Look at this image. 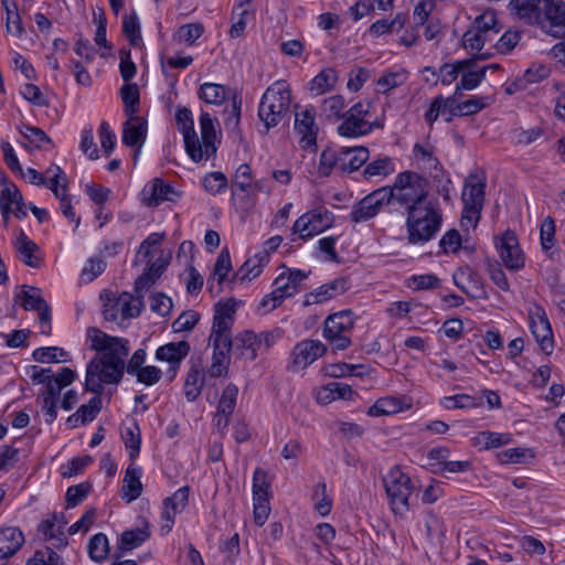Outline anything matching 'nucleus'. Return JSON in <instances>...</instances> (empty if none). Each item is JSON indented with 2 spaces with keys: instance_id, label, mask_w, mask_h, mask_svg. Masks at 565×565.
Instances as JSON below:
<instances>
[{
  "instance_id": "1",
  "label": "nucleus",
  "mask_w": 565,
  "mask_h": 565,
  "mask_svg": "<svg viewBox=\"0 0 565 565\" xmlns=\"http://www.w3.org/2000/svg\"><path fill=\"white\" fill-rule=\"evenodd\" d=\"M92 349L100 352L86 367L85 391L102 395L104 384H118L125 371V358L129 353L128 340L111 337L97 328H88Z\"/></svg>"
},
{
  "instance_id": "2",
  "label": "nucleus",
  "mask_w": 565,
  "mask_h": 565,
  "mask_svg": "<svg viewBox=\"0 0 565 565\" xmlns=\"http://www.w3.org/2000/svg\"><path fill=\"white\" fill-rule=\"evenodd\" d=\"M511 15L527 25H539L555 39L565 38V2L562 0H511Z\"/></svg>"
},
{
  "instance_id": "3",
  "label": "nucleus",
  "mask_w": 565,
  "mask_h": 565,
  "mask_svg": "<svg viewBox=\"0 0 565 565\" xmlns=\"http://www.w3.org/2000/svg\"><path fill=\"white\" fill-rule=\"evenodd\" d=\"M443 224V212L436 199L413 206L407 212L406 230L411 244H424L435 237Z\"/></svg>"
},
{
  "instance_id": "4",
  "label": "nucleus",
  "mask_w": 565,
  "mask_h": 565,
  "mask_svg": "<svg viewBox=\"0 0 565 565\" xmlns=\"http://www.w3.org/2000/svg\"><path fill=\"white\" fill-rule=\"evenodd\" d=\"M386 188L390 202L395 201L408 212L429 201L428 182L425 178L413 171L399 173L392 188Z\"/></svg>"
},
{
  "instance_id": "5",
  "label": "nucleus",
  "mask_w": 565,
  "mask_h": 565,
  "mask_svg": "<svg viewBox=\"0 0 565 565\" xmlns=\"http://www.w3.org/2000/svg\"><path fill=\"white\" fill-rule=\"evenodd\" d=\"M290 103L291 93L285 81H278L266 89L258 107V117L266 130L276 127L282 120L289 110Z\"/></svg>"
},
{
  "instance_id": "6",
  "label": "nucleus",
  "mask_w": 565,
  "mask_h": 565,
  "mask_svg": "<svg viewBox=\"0 0 565 565\" xmlns=\"http://www.w3.org/2000/svg\"><path fill=\"white\" fill-rule=\"evenodd\" d=\"M383 483L394 513L408 511V499L413 490L411 478L398 467H393L383 478Z\"/></svg>"
},
{
  "instance_id": "7",
  "label": "nucleus",
  "mask_w": 565,
  "mask_h": 565,
  "mask_svg": "<svg viewBox=\"0 0 565 565\" xmlns=\"http://www.w3.org/2000/svg\"><path fill=\"white\" fill-rule=\"evenodd\" d=\"M354 320L351 310L330 315L324 321L323 335L335 350H345L351 345V331Z\"/></svg>"
},
{
  "instance_id": "8",
  "label": "nucleus",
  "mask_w": 565,
  "mask_h": 565,
  "mask_svg": "<svg viewBox=\"0 0 565 565\" xmlns=\"http://www.w3.org/2000/svg\"><path fill=\"white\" fill-rule=\"evenodd\" d=\"M477 175H469L465 182L463 192L461 195L463 202L462 222L467 221L473 226L477 225L484 203V188L486 183L478 181Z\"/></svg>"
},
{
  "instance_id": "9",
  "label": "nucleus",
  "mask_w": 565,
  "mask_h": 565,
  "mask_svg": "<svg viewBox=\"0 0 565 565\" xmlns=\"http://www.w3.org/2000/svg\"><path fill=\"white\" fill-rule=\"evenodd\" d=\"M334 216L328 210L313 209L301 215L294 224V233H299L300 238L312 237L333 225Z\"/></svg>"
},
{
  "instance_id": "10",
  "label": "nucleus",
  "mask_w": 565,
  "mask_h": 565,
  "mask_svg": "<svg viewBox=\"0 0 565 565\" xmlns=\"http://www.w3.org/2000/svg\"><path fill=\"white\" fill-rule=\"evenodd\" d=\"M497 250L503 265L512 271H518L524 267L525 257L520 248L518 237L514 232L505 231L495 242Z\"/></svg>"
},
{
  "instance_id": "11",
  "label": "nucleus",
  "mask_w": 565,
  "mask_h": 565,
  "mask_svg": "<svg viewBox=\"0 0 565 565\" xmlns=\"http://www.w3.org/2000/svg\"><path fill=\"white\" fill-rule=\"evenodd\" d=\"M387 193L388 192L386 191V188H381L363 198L356 205L353 206L351 212L352 222H365L377 215L382 207L390 203Z\"/></svg>"
},
{
  "instance_id": "12",
  "label": "nucleus",
  "mask_w": 565,
  "mask_h": 565,
  "mask_svg": "<svg viewBox=\"0 0 565 565\" xmlns=\"http://www.w3.org/2000/svg\"><path fill=\"white\" fill-rule=\"evenodd\" d=\"M175 120L183 134L185 150L189 157L195 162L201 161L203 159V150L194 130L191 110L185 107L178 109Z\"/></svg>"
},
{
  "instance_id": "13",
  "label": "nucleus",
  "mask_w": 565,
  "mask_h": 565,
  "mask_svg": "<svg viewBox=\"0 0 565 565\" xmlns=\"http://www.w3.org/2000/svg\"><path fill=\"white\" fill-rule=\"evenodd\" d=\"M213 345L212 363L207 370L210 377L226 376L231 363L230 352L233 347L232 338H220V335H210Z\"/></svg>"
},
{
  "instance_id": "14",
  "label": "nucleus",
  "mask_w": 565,
  "mask_h": 565,
  "mask_svg": "<svg viewBox=\"0 0 565 565\" xmlns=\"http://www.w3.org/2000/svg\"><path fill=\"white\" fill-rule=\"evenodd\" d=\"M530 328L541 350L550 354L553 349V332L548 319L541 307L530 312Z\"/></svg>"
},
{
  "instance_id": "15",
  "label": "nucleus",
  "mask_w": 565,
  "mask_h": 565,
  "mask_svg": "<svg viewBox=\"0 0 565 565\" xmlns=\"http://www.w3.org/2000/svg\"><path fill=\"white\" fill-rule=\"evenodd\" d=\"M189 352L190 344L186 341L170 342L157 349V360L166 361L170 364L168 370L170 381L175 377L181 361L189 354Z\"/></svg>"
},
{
  "instance_id": "16",
  "label": "nucleus",
  "mask_w": 565,
  "mask_h": 565,
  "mask_svg": "<svg viewBox=\"0 0 565 565\" xmlns=\"http://www.w3.org/2000/svg\"><path fill=\"white\" fill-rule=\"evenodd\" d=\"M235 306L236 303L232 299L220 301L215 305V313L211 335H220V338H232L231 327L233 324L234 315L236 311Z\"/></svg>"
},
{
  "instance_id": "17",
  "label": "nucleus",
  "mask_w": 565,
  "mask_h": 565,
  "mask_svg": "<svg viewBox=\"0 0 565 565\" xmlns=\"http://www.w3.org/2000/svg\"><path fill=\"white\" fill-rule=\"evenodd\" d=\"M326 353V347L319 340H306L294 349V365L305 369Z\"/></svg>"
},
{
  "instance_id": "18",
  "label": "nucleus",
  "mask_w": 565,
  "mask_h": 565,
  "mask_svg": "<svg viewBox=\"0 0 565 565\" xmlns=\"http://www.w3.org/2000/svg\"><path fill=\"white\" fill-rule=\"evenodd\" d=\"M455 285L470 298H481L484 294L479 275L466 267L456 271L452 276Z\"/></svg>"
},
{
  "instance_id": "19",
  "label": "nucleus",
  "mask_w": 565,
  "mask_h": 565,
  "mask_svg": "<svg viewBox=\"0 0 565 565\" xmlns=\"http://www.w3.org/2000/svg\"><path fill=\"white\" fill-rule=\"evenodd\" d=\"M190 488L188 486L178 489L171 497L166 498L163 501L162 519L168 523L163 529L169 532L174 522V516L184 510L189 501Z\"/></svg>"
},
{
  "instance_id": "20",
  "label": "nucleus",
  "mask_w": 565,
  "mask_h": 565,
  "mask_svg": "<svg viewBox=\"0 0 565 565\" xmlns=\"http://www.w3.org/2000/svg\"><path fill=\"white\" fill-rule=\"evenodd\" d=\"M260 345V338L253 331L247 330L236 335L232 349L238 358L253 361L256 359Z\"/></svg>"
},
{
  "instance_id": "21",
  "label": "nucleus",
  "mask_w": 565,
  "mask_h": 565,
  "mask_svg": "<svg viewBox=\"0 0 565 565\" xmlns=\"http://www.w3.org/2000/svg\"><path fill=\"white\" fill-rule=\"evenodd\" d=\"M122 129V142L128 147L140 148L147 136V120L139 116L129 115Z\"/></svg>"
},
{
  "instance_id": "22",
  "label": "nucleus",
  "mask_w": 565,
  "mask_h": 565,
  "mask_svg": "<svg viewBox=\"0 0 565 565\" xmlns=\"http://www.w3.org/2000/svg\"><path fill=\"white\" fill-rule=\"evenodd\" d=\"M295 129L301 136V142H306V147L316 145L318 128L315 122L313 110L305 109L296 113Z\"/></svg>"
},
{
  "instance_id": "23",
  "label": "nucleus",
  "mask_w": 565,
  "mask_h": 565,
  "mask_svg": "<svg viewBox=\"0 0 565 565\" xmlns=\"http://www.w3.org/2000/svg\"><path fill=\"white\" fill-rule=\"evenodd\" d=\"M142 193V200L148 206H157L163 201H174L173 196H178L173 188L159 178L153 179L149 190L145 189Z\"/></svg>"
},
{
  "instance_id": "24",
  "label": "nucleus",
  "mask_w": 565,
  "mask_h": 565,
  "mask_svg": "<svg viewBox=\"0 0 565 565\" xmlns=\"http://www.w3.org/2000/svg\"><path fill=\"white\" fill-rule=\"evenodd\" d=\"M370 152L365 147L341 148L340 169L344 172H353L360 169L369 159Z\"/></svg>"
},
{
  "instance_id": "25",
  "label": "nucleus",
  "mask_w": 565,
  "mask_h": 565,
  "mask_svg": "<svg viewBox=\"0 0 565 565\" xmlns=\"http://www.w3.org/2000/svg\"><path fill=\"white\" fill-rule=\"evenodd\" d=\"M24 535L17 527L0 531V559L13 556L23 545Z\"/></svg>"
},
{
  "instance_id": "26",
  "label": "nucleus",
  "mask_w": 565,
  "mask_h": 565,
  "mask_svg": "<svg viewBox=\"0 0 565 565\" xmlns=\"http://www.w3.org/2000/svg\"><path fill=\"white\" fill-rule=\"evenodd\" d=\"M141 469L135 467L132 463L128 466L122 480L121 498L127 502L138 499L142 492V483L140 481Z\"/></svg>"
},
{
  "instance_id": "27",
  "label": "nucleus",
  "mask_w": 565,
  "mask_h": 565,
  "mask_svg": "<svg viewBox=\"0 0 565 565\" xmlns=\"http://www.w3.org/2000/svg\"><path fill=\"white\" fill-rule=\"evenodd\" d=\"M205 373L200 363H193L184 382V395L189 402L195 401L203 388Z\"/></svg>"
},
{
  "instance_id": "28",
  "label": "nucleus",
  "mask_w": 565,
  "mask_h": 565,
  "mask_svg": "<svg viewBox=\"0 0 565 565\" xmlns=\"http://www.w3.org/2000/svg\"><path fill=\"white\" fill-rule=\"evenodd\" d=\"M341 119H343V121L338 127V132L340 136L356 138L367 135L372 131V125H369V121L365 119H360L348 114H344Z\"/></svg>"
},
{
  "instance_id": "29",
  "label": "nucleus",
  "mask_w": 565,
  "mask_h": 565,
  "mask_svg": "<svg viewBox=\"0 0 565 565\" xmlns=\"http://www.w3.org/2000/svg\"><path fill=\"white\" fill-rule=\"evenodd\" d=\"M200 127H201V136H202V150L203 157L210 158L214 156L216 152V134L214 130V125L211 116L207 113H202L200 116Z\"/></svg>"
},
{
  "instance_id": "30",
  "label": "nucleus",
  "mask_w": 565,
  "mask_h": 565,
  "mask_svg": "<svg viewBox=\"0 0 565 565\" xmlns=\"http://www.w3.org/2000/svg\"><path fill=\"white\" fill-rule=\"evenodd\" d=\"M15 248L21 256L22 262L33 268L40 266V259L34 255L38 245L32 242L24 232H21L15 242Z\"/></svg>"
},
{
  "instance_id": "31",
  "label": "nucleus",
  "mask_w": 565,
  "mask_h": 565,
  "mask_svg": "<svg viewBox=\"0 0 565 565\" xmlns=\"http://www.w3.org/2000/svg\"><path fill=\"white\" fill-rule=\"evenodd\" d=\"M230 94V89L215 83H204L200 86L199 97L207 104L221 105Z\"/></svg>"
},
{
  "instance_id": "32",
  "label": "nucleus",
  "mask_w": 565,
  "mask_h": 565,
  "mask_svg": "<svg viewBox=\"0 0 565 565\" xmlns=\"http://www.w3.org/2000/svg\"><path fill=\"white\" fill-rule=\"evenodd\" d=\"M338 81L337 72L327 67L316 75L310 82V90L316 95H322L331 90Z\"/></svg>"
},
{
  "instance_id": "33",
  "label": "nucleus",
  "mask_w": 565,
  "mask_h": 565,
  "mask_svg": "<svg viewBox=\"0 0 565 565\" xmlns=\"http://www.w3.org/2000/svg\"><path fill=\"white\" fill-rule=\"evenodd\" d=\"M164 265H157L152 263L135 281V290L140 297L141 292L147 291L156 280L162 275Z\"/></svg>"
},
{
  "instance_id": "34",
  "label": "nucleus",
  "mask_w": 565,
  "mask_h": 565,
  "mask_svg": "<svg viewBox=\"0 0 565 565\" xmlns=\"http://www.w3.org/2000/svg\"><path fill=\"white\" fill-rule=\"evenodd\" d=\"M402 411V402L397 397L379 398L369 409L370 416H385L396 414Z\"/></svg>"
},
{
  "instance_id": "35",
  "label": "nucleus",
  "mask_w": 565,
  "mask_h": 565,
  "mask_svg": "<svg viewBox=\"0 0 565 565\" xmlns=\"http://www.w3.org/2000/svg\"><path fill=\"white\" fill-rule=\"evenodd\" d=\"M269 489L267 472L257 468L253 476V501H269Z\"/></svg>"
},
{
  "instance_id": "36",
  "label": "nucleus",
  "mask_w": 565,
  "mask_h": 565,
  "mask_svg": "<svg viewBox=\"0 0 565 565\" xmlns=\"http://www.w3.org/2000/svg\"><path fill=\"white\" fill-rule=\"evenodd\" d=\"M88 554L89 557L96 562H104L109 553V544L108 539L105 534L98 533L95 534L88 542Z\"/></svg>"
},
{
  "instance_id": "37",
  "label": "nucleus",
  "mask_w": 565,
  "mask_h": 565,
  "mask_svg": "<svg viewBox=\"0 0 565 565\" xmlns=\"http://www.w3.org/2000/svg\"><path fill=\"white\" fill-rule=\"evenodd\" d=\"M45 174L50 179V182L45 185L54 193V195L58 199L62 196V193H66L67 191V178L63 170L58 166H51Z\"/></svg>"
},
{
  "instance_id": "38",
  "label": "nucleus",
  "mask_w": 565,
  "mask_h": 565,
  "mask_svg": "<svg viewBox=\"0 0 565 565\" xmlns=\"http://www.w3.org/2000/svg\"><path fill=\"white\" fill-rule=\"evenodd\" d=\"M486 106H487V103H484V98L472 97L470 99H467L465 102L457 104L455 108H451L450 116L446 120L450 121L454 116H469V115L477 114L478 111L483 109Z\"/></svg>"
},
{
  "instance_id": "39",
  "label": "nucleus",
  "mask_w": 565,
  "mask_h": 565,
  "mask_svg": "<svg viewBox=\"0 0 565 565\" xmlns=\"http://www.w3.org/2000/svg\"><path fill=\"white\" fill-rule=\"evenodd\" d=\"M22 200V195L18 188L13 184L6 185L0 194V209L3 218L7 221L12 211V206Z\"/></svg>"
},
{
  "instance_id": "40",
  "label": "nucleus",
  "mask_w": 565,
  "mask_h": 565,
  "mask_svg": "<svg viewBox=\"0 0 565 565\" xmlns=\"http://www.w3.org/2000/svg\"><path fill=\"white\" fill-rule=\"evenodd\" d=\"M22 288L23 290L18 295V299L25 310H39L42 305L47 303L36 288L25 285Z\"/></svg>"
},
{
  "instance_id": "41",
  "label": "nucleus",
  "mask_w": 565,
  "mask_h": 565,
  "mask_svg": "<svg viewBox=\"0 0 565 565\" xmlns=\"http://www.w3.org/2000/svg\"><path fill=\"white\" fill-rule=\"evenodd\" d=\"M238 395V387L235 384L230 383L222 393L218 402L217 411L218 415H232L236 405V398Z\"/></svg>"
},
{
  "instance_id": "42",
  "label": "nucleus",
  "mask_w": 565,
  "mask_h": 565,
  "mask_svg": "<svg viewBox=\"0 0 565 565\" xmlns=\"http://www.w3.org/2000/svg\"><path fill=\"white\" fill-rule=\"evenodd\" d=\"M2 4L7 12V32L21 35L23 28L17 4L14 2H9V0H2Z\"/></svg>"
},
{
  "instance_id": "43",
  "label": "nucleus",
  "mask_w": 565,
  "mask_h": 565,
  "mask_svg": "<svg viewBox=\"0 0 565 565\" xmlns=\"http://www.w3.org/2000/svg\"><path fill=\"white\" fill-rule=\"evenodd\" d=\"M122 32L132 46H138L141 42L140 25L136 13L125 15L122 19Z\"/></svg>"
},
{
  "instance_id": "44",
  "label": "nucleus",
  "mask_w": 565,
  "mask_h": 565,
  "mask_svg": "<svg viewBox=\"0 0 565 565\" xmlns=\"http://www.w3.org/2000/svg\"><path fill=\"white\" fill-rule=\"evenodd\" d=\"M475 440L477 444H482L486 449L498 448L509 444L511 441V435L494 431H482L475 438Z\"/></svg>"
},
{
  "instance_id": "45",
  "label": "nucleus",
  "mask_w": 565,
  "mask_h": 565,
  "mask_svg": "<svg viewBox=\"0 0 565 565\" xmlns=\"http://www.w3.org/2000/svg\"><path fill=\"white\" fill-rule=\"evenodd\" d=\"M149 535L150 533L147 531V527L125 531L120 537V548L130 550L136 547L143 543Z\"/></svg>"
},
{
  "instance_id": "46",
  "label": "nucleus",
  "mask_w": 565,
  "mask_h": 565,
  "mask_svg": "<svg viewBox=\"0 0 565 565\" xmlns=\"http://www.w3.org/2000/svg\"><path fill=\"white\" fill-rule=\"evenodd\" d=\"M125 446L129 449V458L134 461L140 452L141 436L137 424L132 428H127L122 435Z\"/></svg>"
},
{
  "instance_id": "47",
  "label": "nucleus",
  "mask_w": 565,
  "mask_h": 565,
  "mask_svg": "<svg viewBox=\"0 0 565 565\" xmlns=\"http://www.w3.org/2000/svg\"><path fill=\"white\" fill-rule=\"evenodd\" d=\"M90 489L92 484L89 482H82L70 487L65 494L66 508L71 509L79 504L87 497Z\"/></svg>"
},
{
  "instance_id": "48",
  "label": "nucleus",
  "mask_w": 565,
  "mask_h": 565,
  "mask_svg": "<svg viewBox=\"0 0 565 565\" xmlns=\"http://www.w3.org/2000/svg\"><path fill=\"white\" fill-rule=\"evenodd\" d=\"M33 359L41 363L65 361L67 353L63 349L55 347L39 348L33 351Z\"/></svg>"
},
{
  "instance_id": "49",
  "label": "nucleus",
  "mask_w": 565,
  "mask_h": 565,
  "mask_svg": "<svg viewBox=\"0 0 565 565\" xmlns=\"http://www.w3.org/2000/svg\"><path fill=\"white\" fill-rule=\"evenodd\" d=\"M132 300V296L126 292L120 295L116 300V306L118 307L122 319H130L140 315L141 301L138 299L137 306L131 303Z\"/></svg>"
},
{
  "instance_id": "50",
  "label": "nucleus",
  "mask_w": 565,
  "mask_h": 565,
  "mask_svg": "<svg viewBox=\"0 0 565 565\" xmlns=\"http://www.w3.org/2000/svg\"><path fill=\"white\" fill-rule=\"evenodd\" d=\"M394 171L391 158L384 157L370 162L364 169V175L372 178L376 175H388Z\"/></svg>"
},
{
  "instance_id": "51",
  "label": "nucleus",
  "mask_w": 565,
  "mask_h": 565,
  "mask_svg": "<svg viewBox=\"0 0 565 565\" xmlns=\"http://www.w3.org/2000/svg\"><path fill=\"white\" fill-rule=\"evenodd\" d=\"M486 76V68L478 71H468L462 74L460 82L456 86V94L462 89L472 90L479 86Z\"/></svg>"
},
{
  "instance_id": "52",
  "label": "nucleus",
  "mask_w": 565,
  "mask_h": 565,
  "mask_svg": "<svg viewBox=\"0 0 565 565\" xmlns=\"http://www.w3.org/2000/svg\"><path fill=\"white\" fill-rule=\"evenodd\" d=\"M340 157L341 149L339 151L331 149L323 150L320 156L319 173L321 175L328 177L334 167L340 168Z\"/></svg>"
},
{
  "instance_id": "53",
  "label": "nucleus",
  "mask_w": 565,
  "mask_h": 565,
  "mask_svg": "<svg viewBox=\"0 0 565 565\" xmlns=\"http://www.w3.org/2000/svg\"><path fill=\"white\" fill-rule=\"evenodd\" d=\"M102 409V398L100 395H96L89 399L87 404L79 406L77 409L78 415L82 419V425H85L92 420H94L97 414Z\"/></svg>"
},
{
  "instance_id": "54",
  "label": "nucleus",
  "mask_w": 565,
  "mask_h": 565,
  "mask_svg": "<svg viewBox=\"0 0 565 565\" xmlns=\"http://www.w3.org/2000/svg\"><path fill=\"white\" fill-rule=\"evenodd\" d=\"M120 95L126 106L127 115L137 111L135 106L139 103V89L136 84H126L120 88Z\"/></svg>"
},
{
  "instance_id": "55",
  "label": "nucleus",
  "mask_w": 565,
  "mask_h": 565,
  "mask_svg": "<svg viewBox=\"0 0 565 565\" xmlns=\"http://www.w3.org/2000/svg\"><path fill=\"white\" fill-rule=\"evenodd\" d=\"M204 32L201 23H189L179 28L177 35L179 41L192 45Z\"/></svg>"
},
{
  "instance_id": "56",
  "label": "nucleus",
  "mask_w": 565,
  "mask_h": 565,
  "mask_svg": "<svg viewBox=\"0 0 565 565\" xmlns=\"http://www.w3.org/2000/svg\"><path fill=\"white\" fill-rule=\"evenodd\" d=\"M204 189L215 195L227 186V178L222 172H211L203 180Z\"/></svg>"
},
{
  "instance_id": "57",
  "label": "nucleus",
  "mask_w": 565,
  "mask_h": 565,
  "mask_svg": "<svg viewBox=\"0 0 565 565\" xmlns=\"http://www.w3.org/2000/svg\"><path fill=\"white\" fill-rule=\"evenodd\" d=\"M498 19L497 14L492 10H487L482 14L478 15L473 22L475 28L480 32L487 34L489 31L494 30L499 32L497 28Z\"/></svg>"
},
{
  "instance_id": "58",
  "label": "nucleus",
  "mask_w": 565,
  "mask_h": 565,
  "mask_svg": "<svg viewBox=\"0 0 565 565\" xmlns=\"http://www.w3.org/2000/svg\"><path fill=\"white\" fill-rule=\"evenodd\" d=\"M344 109V98L341 95H333L323 100L322 110L329 117L334 116L338 119H341L345 113Z\"/></svg>"
},
{
  "instance_id": "59",
  "label": "nucleus",
  "mask_w": 565,
  "mask_h": 565,
  "mask_svg": "<svg viewBox=\"0 0 565 565\" xmlns=\"http://www.w3.org/2000/svg\"><path fill=\"white\" fill-rule=\"evenodd\" d=\"M274 298L276 300H284L286 297H290L296 292V288L291 285V281L287 279L286 273H281L275 279Z\"/></svg>"
},
{
  "instance_id": "60",
  "label": "nucleus",
  "mask_w": 565,
  "mask_h": 565,
  "mask_svg": "<svg viewBox=\"0 0 565 565\" xmlns=\"http://www.w3.org/2000/svg\"><path fill=\"white\" fill-rule=\"evenodd\" d=\"M409 280L412 281V284H409L408 286L412 287L414 290L435 289L440 285L439 278L434 274L413 276L411 277Z\"/></svg>"
},
{
  "instance_id": "61",
  "label": "nucleus",
  "mask_w": 565,
  "mask_h": 565,
  "mask_svg": "<svg viewBox=\"0 0 565 565\" xmlns=\"http://www.w3.org/2000/svg\"><path fill=\"white\" fill-rule=\"evenodd\" d=\"M232 269L231 256L227 248H223L214 265V275L217 276L218 284H223L227 274Z\"/></svg>"
},
{
  "instance_id": "62",
  "label": "nucleus",
  "mask_w": 565,
  "mask_h": 565,
  "mask_svg": "<svg viewBox=\"0 0 565 565\" xmlns=\"http://www.w3.org/2000/svg\"><path fill=\"white\" fill-rule=\"evenodd\" d=\"M555 222L551 216L543 220L541 224V244L543 250L547 252L554 245Z\"/></svg>"
},
{
  "instance_id": "63",
  "label": "nucleus",
  "mask_w": 565,
  "mask_h": 565,
  "mask_svg": "<svg viewBox=\"0 0 565 565\" xmlns=\"http://www.w3.org/2000/svg\"><path fill=\"white\" fill-rule=\"evenodd\" d=\"M487 270L491 280L502 290H509L510 285L508 278L497 262L487 259Z\"/></svg>"
},
{
  "instance_id": "64",
  "label": "nucleus",
  "mask_w": 565,
  "mask_h": 565,
  "mask_svg": "<svg viewBox=\"0 0 565 565\" xmlns=\"http://www.w3.org/2000/svg\"><path fill=\"white\" fill-rule=\"evenodd\" d=\"M90 456L76 457L72 459L62 471L63 478H72L84 471V469L92 462Z\"/></svg>"
}]
</instances>
